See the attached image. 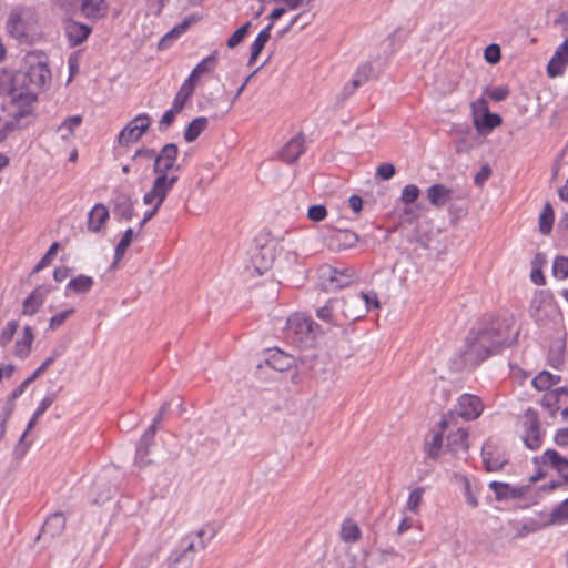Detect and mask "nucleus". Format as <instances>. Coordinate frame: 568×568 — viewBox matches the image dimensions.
<instances>
[{"label": "nucleus", "instance_id": "obj_1", "mask_svg": "<svg viewBox=\"0 0 568 568\" xmlns=\"http://www.w3.org/2000/svg\"><path fill=\"white\" fill-rule=\"evenodd\" d=\"M518 335L513 333V321L508 317L483 320L474 327L465 339L462 354L466 365L476 366L488 357L509 347Z\"/></svg>", "mask_w": 568, "mask_h": 568}, {"label": "nucleus", "instance_id": "obj_2", "mask_svg": "<svg viewBox=\"0 0 568 568\" xmlns=\"http://www.w3.org/2000/svg\"><path fill=\"white\" fill-rule=\"evenodd\" d=\"M27 64L28 68L24 72L17 73L12 77L13 84L22 82L26 87L20 91L14 87L9 90L12 104H29L34 99V91L42 88L51 78L47 62L37 60L36 55H28Z\"/></svg>", "mask_w": 568, "mask_h": 568}, {"label": "nucleus", "instance_id": "obj_3", "mask_svg": "<svg viewBox=\"0 0 568 568\" xmlns=\"http://www.w3.org/2000/svg\"><path fill=\"white\" fill-rule=\"evenodd\" d=\"M215 534V528L206 525L199 531L186 535L171 554L168 568H190L194 561L195 554L204 549L214 538Z\"/></svg>", "mask_w": 568, "mask_h": 568}, {"label": "nucleus", "instance_id": "obj_4", "mask_svg": "<svg viewBox=\"0 0 568 568\" xmlns=\"http://www.w3.org/2000/svg\"><path fill=\"white\" fill-rule=\"evenodd\" d=\"M321 333V326L303 313L291 315L284 331L286 339L300 348L313 347Z\"/></svg>", "mask_w": 568, "mask_h": 568}, {"label": "nucleus", "instance_id": "obj_5", "mask_svg": "<svg viewBox=\"0 0 568 568\" xmlns=\"http://www.w3.org/2000/svg\"><path fill=\"white\" fill-rule=\"evenodd\" d=\"M7 30L20 43L31 44L40 38L37 16L29 8L11 11L7 21Z\"/></svg>", "mask_w": 568, "mask_h": 568}, {"label": "nucleus", "instance_id": "obj_6", "mask_svg": "<svg viewBox=\"0 0 568 568\" xmlns=\"http://www.w3.org/2000/svg\"><path fill=\"white\" fill-rule=\"evenodd\" d=\"M484 410V404L477 395L462 394L457 399L456 410H449L443 415L439 426L448 429L458 424V419L465 420L477 419Z\"/></svg>", "mask_w": 568, "mask_h": 568}, {"label": "nucleus", "instance_id": "obj_7", "mask_svg": "<svg viewBox=\"0 0 568 568\" xmlns=\"http://www.w3.org/2000/svg\"><path fill=\"white\" fill-rule=\"evenodd\" d=\"M179 176L176 174H156L152 187L143 196L145 205H162L168 194L172 191Z\"/></svg>", "mask_w": 568, "mask_h": 568}, {"label": "nucleus", "instance_id": "obj_8", "mask_svg": "<svg viewBox=\"0 0 568 568\" xmlns=\"http://www.w3.org/2000/svg\"><path fill=\"white\" fill-rule=\"evenodd\" d=\"M179 176L176 174H156L152 187L143 196L145 205H162L168 194L172 191Z\"/></svg>", "mask_w": 568, "mask_h": 568}, {"label": "nucleus", "instance_id": "obj_9", "mask_svg": "<svg viewBox=\"0 0 568 568\" xmlns=\"http://www.w3.org/2000/svg\"><path fill=\"white\" fill-rule=\"evenodd\" d=\"M151 124V116L148 113L138 114L118 134V143L126 146L140 140Z\"/></svg>", "mask_w": 568, "mask_h": 568}, {"label": "nucleus", "instance_id": "obj_10", "mask_svg": "<svg viewBox=\"0 0 568 568\" xmlns=\"http://www.w3.org/2000/svg\"><path fill=\"white\" fill-rule=\"evenodd\" d=\"M524 435L523 439L525 445L531 449L537 450L541 447L544 434L540 429L538 414L535 409L528 408L524 416L523 422Z\"/></svg>", "mask_w": 568, "mask_h": 568}, {"label": "nucleus", "instance_id": "obj_11", "mask_svg": "<svg viewBox=\"0 0 568 568\" xmlns=\"http://www.w3.org/2000/svg\"><path fill=\"white\" fill-rule=\"evenodd\" d=\"M179 148L175 143L165 144L159 153H156L153 172L155 174H170V172H178L180 165L178 164Z\"/></svg>", "mask_w": 568, "mask_h": 568}, {"label": "nucleus", "instance_id": "obj_12", "mask_svg": "<svg viewBox=\"0 0 568 568\" xmlns=\"http://www.w3.org/2000/svg\"><path fill=\"white\" fill-rule=\"evenodd\" d=\"M552 308L554 298L551 293L549 291H538L530 302L529 313L536 322H542Z\"/></svg>", "mask_w": 568, "mask_h": 568}, {"label": "nucleus", "instance_id": "obj_13", "mask_svg": "<svg viewBox=\"0 0 568 568\" xmlns=\"http://www.w3.org/2000/svg\"><path fill=\"white\" fill-rule=\"evenodd\" d=\"M481 457L487 471H498L507 464V458L491 440L484 443Z\"/></svg>", "mask_w": 568, "mask_h": 568}, {"label": "nucleus", "instance_id": "obj_14", "mask_svg": "<svg viewBox=\"0 0 568 568\" xmlns=\"http://www.w3.org/2000/svg\"><path fill=\"white\" fill-rule=\"evenodd\" d=\"M115 471L114 468H106L102 471V474H100L94 484H93V489H92V494L94 495L93 497V501L94 503H104L106 500H109L112 495L115 493L116 490V484H108L106 485V481L108 479L111 477V475Z\"/></svg>", "mask_w": 568, "mask_h": 568}, {"label": "nucleus", "instance_id": "obj_15", "mask_svg": "<svg viewBox=\"0 0 568 568\" xmlns=\"http://www.w3.org/2000/svg\"><path fill=\"white\" fill-rule=\"evenodd\" d=\"M489 488L495 493L497 500L517 499L524 497L529 486H511L507 483L490 481Z\"/></svg>", "mask_w": 568, "mask_h": 568}, {"label": "nucleus", "instance_id": "obj_16", "mask_svg": "<svg viewBox=\"0 0 568 568\" xmlns=\"http://www.w3.org/2000/svg\"><path fill=\"white\" fill-rule=\"evenodd\" d=\"M568 64V38L556 49L554 55L548 62L547 73L550 78H556L565 72Z\"/></svg>", "mask_w": 568, "mask_h": 568}, {"label": "nucleus", "instance_id": "obj_17", "mask_svg": "<svg viewBox=\"0 0 568 568\" xmlns=\"http://www.w3.org/2000/svg\"><path fill=\"white\" fill-rule=\"evenodd\" d=\"M91 31L92 29L88 24L80 23L71 19L64 22V33L72 47H77L84 42Z\"/></svg>", "mask_w": 568, "mask_h": 568}, {"label": "nucleus", "instance_id": "obj_18", "mask_svg": "<svg viewBox=\"0 0 568 568\" xmlns=\"http://www.w3.org/2000/svg\"><path fill=\"white\" fill-rule=\"evenodd\" d=\"M358 242V235L349 230H338L327 239V245L333 251H342L354 247Z\"/></svg>", "mask_w": 568, "mask_h": 568}, {"label": "nucleus", "instance_id": "obj_19", "mask_svg": "<svg viewBox=\"0 0 568 568\" xmlns=\"http://www.w3.org/2000/svg\"><path fill=\"white\" fill-rule=\"evenodd\" d=\"M440 428L443 432H447V447L454 453L458 454L459 452L466 453L468 449V432L463 428L456 426H452L448 429H444L442 426Z\"/></svg>", "mask_w": 568, "mask_h": 568}, {"label": "nucleus", "instance_id": "obj_20", "mask_svg": "<svg viewBox=\"0 0 568 568\" xmlns=\"http://www.w3.org/2000/svg\"><path fill=\"white\" fill-rule=\"evenodd\" d=\"M154 427H148L141 436L135 452V463L139 466H146L150 464L148 456L150 454L151 446L154 444Z\"/></svg>", "mask_w": 568, "mask_h": 568}, {"label": "nucleus", "instance_id": "obj_21", "mask_svg": "<svg viewBox=\"0 0 568 568\" xmlns=\"http://www.w3.org/2000/svg\"><path fill=\"white\" fill-rule=\"evenodd\" d=\"M50 290L45 286H38L24 301L22 305V314L34 315L45 301Z\"/></svg>", "mask_w": 568, "mask_h": 568}, {"label": "nucleus", "instance_id": "obj_22", "mask_svg": "<svg viewBox=\"0 0 568 568\" xmlns=\"http://www.w3.org/2000/svg\"><path fill=\"white\" fill-rule=\"evenodd\" d=\"M65 517L62 513H54L50 515L44 521L38 538H54L60 536L65 527Z\"/></svg>", "mask_w": 568, "mask_h": 568}, {"label": "nucleus", "instance_id": "obj_23", "mask_svg": "<svg viewBox=\"0 0 568 568\" xmlns=\"http://www.w3.org/2000/svg\"><path fill=\"white\" fill-rule=\"evenodd\" d=\"M109 210L104 204H95L88 213V230L93 233L101 231L105 222L109 220Z\"/></svg>", "mask_w": 568, "mask_h": 568}, {"label": "nucleus", "instance_id": "obj_24", "mask_svg": "<svg viewBox=\"0 0 568 568\" xmlns=\"http://www.w3.org/2000/svg\"><path fill=\"white\" fill-rule=\"evenodd\" d=\"M471 106L474 110H476L477 108H480L484 110V116H483L481 122H479L477 119L475 120V125L477 126L478 130H480L481 128L493 130V129L497 128L498 125H500L501 118L496 113L489 112L487 102L484 98H480V99H477L476 101H474L471 103Z\"/></svg>", "mask_w": 568, "mask_h": 568}, {"label": "nucleus", "instance_id": "obj_25", "mask_svg": "<svg viewBox=\"0 0 568 568\" xmlns=\"http://www.w3.org/2000/svg\"><path fill=\"white\" fill-rule=\"evenodd\" d=\"M305 139L302 134L292 138L282 149L280 156L283 161L293 163L304 152Z\"/></svg>", "mask_w": 568, "mask_h": 568}, {"label": "nucleus", "instance_id": "obj_26", "mask_svg": "<svg viewBox=\"0 0 568 568\" xmlns=\"http://www.w3.org/2000/svg\"><path fill=\"white\" fill-rule=\"evenodd\" d=\"M348 305L363 307L364 315L369 311L378 310L381 307L378 296L375 292H361L358 294L351 295Z\"/></svg>", "mask_w": 568, "mask_h": 568}, {"label": "nucleus", "instance_id": "obj_27", "mask_svg": "<svg viewBox=\"0 0 568 568\" xmlns=\"http://www.w3.org/2000/svg\"><path fill=\"white\" fill-rule=\"evenodd\" d=\"M197 20L199 18L196 16L186 17L181 23L176 24L160 40L159 49L164 50L169 48L174 40L183 34L189 29V27L195 23Z\"/></svg>", "mask_w": 568, "mask_h": 568}, {"label": "nucleus", "instance_id": "obj_28", "mask_svg": "<svg viewBox=\"0 0 568 568\" xmlns=\"http://www.w3.org/2000/svg\"><path fill=\"white\" fill-rule=\"evenodd\" d=\"M114 214L120 219L129 221L132 219L134 213V205L131 196L125 193L118 194L114 200Z\"/></svg>", "mask_w": 568, "mask_h": 568}, {"label": "nucleus", "instance_id": "obj_29", "mask_svg": "<svg viewBox=\"0 0 568 568\" xmlns=\"http://www.w3.org/2000/svg\"><path fill=\"white\" fill-rule=\"evenodd\" d=\"M355 277V272L352 268H331L328 271L327 280L333 288H343L348 286Z\"/></svg>", "mask_w": 568, "mask_h": 568}, {"label": "nucleus", "instance_id": "obj_30", "mask_svg": "<svg viewBox=\"0 0 568 568\" xmlns=\"http://www.w3.org/2000/svg\"><path fill=\"white\" fill-rule=\"evenodd\" d=\"M427 199L434 206L442 207L452 199V190L444 184H434L427 189Z\"/></svg>", "mask_w": 568, "mask_h": 568}, {"label": "nucleus", "instance_id": "obj_31", "mask_svg": "<svg viewBox=\"0 0 568 568\" xmlns=\"http://www.w3.org/2000/svg\"><path fill=\"white\" fill-rule=\"evenodd\" d=\"M373 72V67L371 63H364L363 65L358 67L356 70L352 81L351 85L344 87V92L346 95H351L354 93L356 89H358L361 85L366 83L368 79L371 78Z\"/></svg>", "mask_w": 568, "mask_h": 568}, {"label": "nucleus", "instance_id": "obj_32", "mask_svg": "<svg viewBox=\"0 0 568 568\" xmlns=\"http://www.w3.org/2000/svg\"><path fill=\"white\" fill-rule=\"evenodd\" d=\"M273 28V23H268L264 29H262L253 43L251 44V55L248 59V65H252L263 51L265 44L271 38V30Z\"/></svg>", "mask_w": 568, "mask_h": 568}, {"label": "nucleus", "instance_id": "obj_33", "mask_svg": "<svg viewBox=\"0 0 568 568\" xmlns=\"http://www.w3.org/2000/svg\"><path fill=\"white\" fill-rule=\"evenodd\" d=\"M266 362L275 371L284 372L293 366L294 358L293 356L287 355L284 352L276 348L271 352Z\"/></svg>", "mask_w": 568, "mask_h": 568}, {"label": "nucleus", "instance_id": "obj_34", "mask_svg": "<svg viewBox=\"0 0 568 568\" xmlns=\"http://www.w3.org/2000/svg\"><path fill=\"white\" fill-rule=\"evenodd\" d=\"M339 310L338 300H328L326 304L316 311V316L333 326H341L342 324L337 321L335 312Z\"/></svg>", "mask_w": 568, "mask_h": 568}, {"label": "nucleus", "instance_id": "obj_35", "mask_svg": "<svg viewBox=\"0 0 568 568\" xmlns=\"http://www.w3.org/2000/svg\"><path fill=\"white\" fill-rule=\"evenodd\" d=\"M458 138L455 142V151L457 153H465L471 150L476 144V134L470 128L466 126L457 131Z\"/></svg>", "mask_w": 568, "mask_h": 568}, {"label": "nucleus", "instance_id": "obj_36", "mask_svg": "<svg viewBox=\"0 0 568 568\" xmlns=\"http://www.w3.org/2000/svg\"><path fill=\"white\" fill-rule=\"evenodd\" d=\"M568 521V498L557 505L550 513L546 526H561Z\"/></svg>", "mask_w": 568, "mask_h": 568}, {"label": "nucleus", "instance_id": "obj_37", "mask_svg": "<svg viewBox=\"0 0 568 568\" xmlns=\"http://www.w3.org/2000/svg\"><path fill=\"white\" fill-rule=\"evenodd\" d=\"M209 120L205 116L195 118L184 131V140L186 142L195 141L200 134L207 128Z\"/></svg>", "mask_w": 568, "mask_h": 568}, {"label": "nucleus", "instance_id": "obj_38", "mask_svg": "<svg viewBox=\"0 0 568 568\" xmlns=\"http://www.w3.org/2000/svg\"><path fill=\"white\" fill-rule=\"evenodd\" d=\"M560 381V377L558 375H554L547 371L540 372L538 375H536L532 378V386L537 390H548L550 387L557 385Z\"/></svg>", "mask_w": 568, "mask_h": 568}, {"label": "nucleus", "instance_id": "obj_39", "mask_svg": "<svg viewBox=\"0 0 568 568\" xmlns=\"http://www.w3.org/2000/svg\"><path fill=\"white\" fill-rule=\"evenodd\" d=\"M93 278L91 276L80 274L77 277L69 281L67 291H72L77 294H84L89 292L93 286Z\"/></svg>", "mask_w": 568, "mask_h": 568}, {"label": "nucleus", "instance_id": "obj_40", "mask_svg": "<svg viewBox=\"0 0 568 568\" xmlns=\"http://www.w3.org/2000/svg\"><path fill=\"white\" fill-rule=\"evenodd\" d=\"M544 464L552 466L557 470H564L568 468V458L562 457L555 449H547L540 457Z\"/></svg>", "mask_w": 568, "mask_h": 568}, {"label": "nucleus", "instance_id": "obj_41", "mask_svg": "<svg viewBox=\"0 0 568 568\" xmlns=\"http://www.w3.org/2000/svg\"><path fill=\"white\" fill-rule=\"evenodd\" d=\"M341 538L345 542H355L361 538V529L352 519H345L341 527Z\"/></svg>", "mask_w": 568, "mask_h": 568}, {"label": "nucleus", "instance_id": "obj_42", "mask_svg": "<svg viewBox=\"0 0 568 568\" xmlns=\"http://www.w3.org/2000/svg\"><path fill=\"white\" fill-rule=\"evenodd\" d=\"M83 121L82 115H72L67 118L57 129L58 133H60L61 139H69L75 129H78Z\"/></svg>", "mask_w": 568, "mask_h": 568}, {"label": "nucleus", "instance_id": "obj_43", "mask_svg": "<svg viewBox=\"0 0 568 568\" xmlns=\"http://www.w3.org/2000/svg\"><path fill=\"white\" fill-rule=\"evenodd\" d=\"M81 11L87 18H97L104 11V0H83Z\"/></svg>", "mask_w": 568, "mask_h": 568}, {"label": "nucleus", "instance_id": "obj_44", "mask_svg": "<svg viewBox=\"0 0 568 568\" xmlns=\"http://www.w3.org/2000/svg\"><path fill=\"white\" fill-rule=\"evenodd\" d=\"M349 296L339 301V310L345 317L346 321H357L364 316L363 307L359 306H349Z\"/></svg>", "mask_w": 568, "mask_h": 568}, {"label": "nucleus", "instance_id": "obj_45", "mask_svg": "<svg viewBox=\"0 0 568 568\" xmlns=\"http://www.w3.org/2000/svg\"><path fill=\"white\" fill-rule=\"evenodd\" d=\"M445 432L443 429L440 432H433L432 438L425 445V452L428 457L436 458L443 446V435Z\"/></svg>", "mask_w": 568, "mask_h": 568}, {"label": "nucleus", "instance_id": "obj_46", "mask_svg": "<svg viewBox=\"0 0 568 568\" xmlns=\"http://www.w3.org/2000/svg\"><path fill=\"white\" fill-rule=\"evenodd\" d=\"M554 224V210L549 203H546L539 216V231L542 234H549Z\"/></svg>", "mask_w": 568, "mask_h": 568}, {"label": "nucleus", "instance_id": "obj_47", "mask_svg": "<svg viewBox=\"0 0 568 568\" xmlns=\"http://www.w3.org/2000/svg\"><path fill=\"white\" fill-rule=\"evenodd\" d=\"M194 90L190 89L189 85H181L180 90L173 99L172 106L174 110L182 111L187 100L193 95Z\"/></svg>", "mask_w": 568, "mask_h": 568}, {"label": "nucleus", "instance_id": "obj_48", "mask_svg": "<svg viewBox=\"0 0 568 568\" xmlns=\"http://www.w3.org/2000/svg\"><path fill=\"white\" fill-rule=\"evenodd\" d=\"M133 230L132 229H128L122 239L120 240V242L118 243L116 247H115V252H114V258H115V262L120 261L123 255L125 254L128 247L130 246L131 242H132V239H133Z\"/></svg>", "mask_w": 568, "mask_h": 568}, {"label": "nucleus", "instance_id": "obj_49", "mask_svg": "<svg viewBox=\"0 0 568 568\" xmlns=\"http://www.w3.org/2000/svg\"><path fill=\"white\" fill-rule=\"evenodd\" d=\"M251 26L252 23L248 21L244 23L242 27H240L237 30H235L226 42L227 47L230 49L237 47L247 36Z\"/></svg>", "mask_w": 568, "mask_h": 568}, {"label": "nucleus", "instance_id": "obj_50", "mask_svg": "<svg viewBox=\"0 0 568 568\" xmlns=\"http://www.w3.org/2000/svg\"><path fill=\"white\" fill-rule=\"evenodd\" d=\"M19 327V323L17 321H9L6 326L2 328L0 334V346L6 347L13 338L17 329Z\"/></svg>", "mask_w": 568, "mask_h": 568}, {"label": "nucleus", "instance_id": "obj_51", "mask_svg": "<svg viewBox=\"0 0 568 568\" xmlns=\"http://www.w3.org/2000/svg\"><path fill=\"white\" fill-rule=\"evenodd\" d=\"M552 274L560 280L568 277V257L557 256L555 258L552 263Z\"/></svg>", "mask_w": 568, "mask_h": 568}, {"label": "nucleus", "instance_id": "obj_52", "mask_svg": "<svg viewBox=\"0 0 568 568\" xmlns=\"http://www.w3.org/2000/svg\"><path fill=\"white\" fill-rule=\"evenodd\" d=\"M424 493H425L424 487H417L414 490H412V493L408 496L407 504H406V507L408 510H410L414 514L418 513L419 505L422 503Z\"/></svg>", "mask_w": 568, "mask_h": 568}, {"label": "nucleus", "instance_id": "obj_53", "mask_svg": "<svg viewBox=\"0 0 568 568\" xmlns=\"http://www.w3.org/2000/svg\"><path fill=\"white\" fill-rule=\"evenodd\" d=\"M58 248H59V243L58 242L52 243L51 246L49 247L48 252L42 256V258L36 265L33 272L37 273V272L45 268L47 266H49L51 264L53 257L55 256Z\"/></svg>", "mask_w": 568, "mask_h": 568}, {"label": "nucleus", "instance_id": "obj_54", "mask_svg": "<svg viewBox=\"0 0 568 568\" xmlns=\"http://www.w3.org/2000/svg\"><path fill=\"white\" fill-rule=\"evenodd\" d=\"M216 52H214L199 62L194 70L199 73V75H202L204 73L211 72L216 67Z\"/></svg>", "mask_w": 568, "mask_h": 568}, {"label": "nucleus", "instance_id": "obj_55", "mask_svg": "<svg viewBox=\"0 0 568 568\" xmlns=\"http://www.w3.org/2000/svg\"><path fill=\"white\" fill-rule=\"evenodd\" d=\"M32 343V341L24 337L19 338L14 345V355L21 359L27 358L30 354Z\"/></svg>", "mask_w": 568, "mask_h": 568}, {"label": "nucleus", "instance_id": "obj_56", "mask_svg": "<svg viewBox=\"0 0 568 568\" xmlns=\"http://www.w3.org/2000/svg\"><path fill=\"white\" fill-rule=\"evenodd\" d=\"M74 308L71 307V308H68V310H64L55 315H53L51 318H50V322H49V328L54 331L57 329L58 327H60L61 325L64 324V322L74 313Z\"/></svg>", "mask_w": 568, "mask_h": 568}, {"label": "nucleus", "instance_id": "obj_57", "mask_svg": "<svg viewBox=\"0 0 568 568\" xmlns=\"http://www.w3.org/2000/svg\"><path fill=\"white\" fill-rule=\"evenodd\" d=\"M463 490L466 503L471 507H478V498L476 493L473 490L470 481L467 477H463Z\"/></svg>", "mask_w": 568, "mask_h": 568}, {"label": "nucleus", "instance_id": "obj_58", "mask_svg": "<svg viewBox=\"0 0 568 568\" xmlns=\"http://www.w3.org/2000/svg\"><path fill=\"white\" fill-rule=\"evenodd\" d=\"M419 194L420 191L415 184H408L403 189L400 200L405 204H412L418 199Z\"/></svg>", "mask_w": 568, "mask_h": 568}, {"label": "nucleus", "instance_id": "obj_59", "mask_svg": "<svg viewBox=\"0 0 568 568\" xmlns=\"http://www.w3.org/2000/svg\"><path fill=\"white\" fill-rule=\"evenodd\" d=\"M485 93L494 101L500 102L507 99L509 90L505 85L487 88Z\"/></svg>", "mask_w": 568, "mask_h": 568}, {"label": "nucleus", "instance_id": "obj_60", "mask_svg": "<svg viewBox=\"0 0 568 568\" xmlns=\"http://www.w3.org/2000/svg\"><path fill=\"white\" fill-rule=\"evenodd\" d=\"M181 111L179 110H174V106H171V109L166 110L161 120L159 121V130L161 132H164L166 131L171 124L174 122V119L176 116V114H179Z\"/></svg>", "mask_w": 568, "mask_h": 568}, {"label": "nucleus", "instance_id": "obj_61", "mask_svg": "<svg viewBox=\"0 0 568 568\" xmlns=\"http://www.w3.org/2000/svg\"><path fill=\"white\" fill-rule=\"evenodd\" d=\"M327 215V210L324 205H312L307 211V217L314 222L323 221Z\"/></svg>", "mask_w": 568, "mask_h": 568}, {"label": "nucleus", "instance_id": "obj_62", "mask_svg": "<svg viewBox=\"0 0 568 568\" xmlns=\"http://www.w3.org/2000/svg\"><path fill=\"white\" fill-rule=\"evenodd\" d=\"M484 57L489 63H497L500 60V48L497 44H490L485 49Z\"/></svg>", "mask_w": 568, "mask_h": 568}, {"label": "nucleus", "instance_id": "obj_63", "mask_svg": "<svg viewBox=\"0 0 568 568\" xmlns=\"http://www.w3.org/2000/svg\"><path fill=\"white\" fill-rule=\"evenodd\" d=\"M395 166L392 163H383L377 168V175L382 180H389L395 175Z\"/></svg>", "mask_w": 568, "mask_h": 568}, {"label": "nucleus", "instance_id": "obj_64", "mask_svg": "<svg viewBox=\"0 0 568 568\" xmlns=\"http://www.w3.org/2000/svg\"><path fill=\"white\" fill-rule=\"evenodd\" d=\"M554 442L560 448H568V427L557 429Z\"/></svg>", "mask_w": 568, "mask_h": 568}]
</instances>
